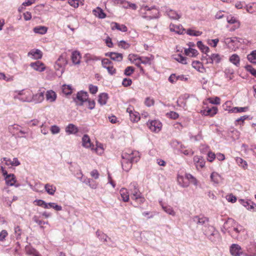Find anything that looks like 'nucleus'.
Returning a JSON list of instances; mask_svg holds the SVG:
<instances>
[{"label": "nucleus", "instance_id": "nucleus-1", "mask_svg": "<svg viewBox=\"0 0 256 256\" xmlns=\"http://www.w3.org/2000/svg\"><path fill=\"white\" fill-rule=\"evenodd\" d=\"M122 166L124 170L128 172L132 166V163L137 162L140 158L139 152L138 151L130 150L124 152L122 154Z\"/></svg>", "mask_w": 256, "mask_h": 256}, {"label": "nucleus", "instance_id": "nucleus-2", "mask_svg": "<svg viewBox=\"0 0 256 256\" xmlns=\"http://www.w3.org/2000/svg\"><path fill=\"white\" fill-rule=\"evenodd\" d=\"M140 12L142 17L148 20L159 18V10L155 6L150 7L143 5L140 8Z\"/></svg>", "mask_w": 256, "mask_h": 256}, {"label": "nucleus", "instance_id": "nucleus-3", "mask_svg": "<svg viewBox=\"0 0 256 256\" xmlns=\"http://www.w3.org/2000/svg\"><path fill=\"white\" fill-rule=\"evenodd\" d=\"M68 64V60L66 54V53L62 54L56 62L54 64V69L56 70V74L60 76L64 71L65 67Z\"/></svg>", "mask_w": 256, "mask_h": 256}, {"label": "nucleus", "instance_id": "nucleus-4", "mask_svg": "<svg viewBox=\"0 0 256 256\" xmlns=\"http://www.w3.org/2000/svg\"><path fill=\"white\" fill-rule=\"evenodd\" d=\"M19 95L26 94V98L23 100L24 101L30 102L33 100L36 103H40L44 100V92H40L34 95H32L31 92L29 90L24 91V90L18 92Z\"/></svg>", "mask_w": 256, "mask_h": 256}, {"label": "nucleus", "instance_id": "nucleus-5", "mask_svg": "<svg viewBox=\"0 0 256 256\" xmlns=\"http://www.w3.org/2000/svg\"><path fill=\"white\" fill-rule=\"evenodd\" d=\"M130 196L133 200H137L138 198H140L142 194L140 192L137 183L132 182L130 185Z\"/></svg>", "mask_w": 256, "mask_h": 256}, {"label": "nucleus", "instance_id": "nucleus-6", "mask_svg": "<svg viewBox=\"0 0 256 256\" xmlns=\"http://www.w3.org/2000/svg\"><path fill=\"white\" fill-rule=\"evenodd\" d=\"M229 102H226L223 105L224 108L226 110L228 111L229 112H246L248 110V107H234L232 108H230V106H228Z\"/></svg>", "mask_w": 256, "mask_h": 256}, {"label": "nucleus", "instance_id": "nucleus-7", "mask_svg": "<svg viewBox=\"0 0 256 256\" xmlns=\"http://www.w3.org/2000/svg\"><path fill=\"white\" fill-rule=\"evenodd\" d=\"M103 68L108 70V72L112 75L116 72V69L114 68L112 62L108 58H104L102 61Z\"/></svg>", "mask_w": 256, "mask_h": 256}, {"label": "nucleus", "instance_id": "nucleus-8", "mask_svg": "<svg viewBox=\"0 0 256 256\" xmlns=\"http://www.w3.org/2000/svg\"><path fill=\"white\" fill-rule=\"evenodd\" d=\"M126 112L129 114L130 118L132 122H137L140 120L139 113L135 111L132 106L128 107L126 108Z\"/></svg>", "mask_w": 256, "mask_h": 256}, {"label": "nucleus", "instance_id": "nucleus-9", "mask_svg": "<svg viewBox=\"0 0 256 256\" xmlns=\"http://www.w3.org/2000/svg\"><path fill=\"white\" fill-rule=\"evenodd\" d=\"M148 125L152 131L156 132H159L162 126V123L157 120H154L149 122L148 123Z\"/></svg>", "mask_w": 256, "mask_h": 256}, {"label": "nucleus", "instance_id": "nucleus-10", "mask_svg": "<svg viewBox=\"0 0 256 256\" xmlns=\"http://www.w3.org/2000/svg\"><path fill=\"white\" fill-rule=\"evenodd\" d=\"M230 252L233 256H240L242 254V248L237 244H232L230 246Z\"/></svg>", "mask_w": 256, "mask_h": 256}, {"label": "nucleus", "instance_id": "nucleus-11", "mask_svg": "<svg viewBox=\"0 0 256 256\" xmlns=\"http://www.w3.org/2000/svg\"><path fill=\"white\" fill-rule=\"evenodd\" d=\"M6 183L7 185L10 186H15L18 187L20 186L19 184H16V178L14 174H7L5 176Z\"/></svg>", "mask_w": 256, "mask_h": 256}, {"label": "nucleus", "instance_id": "nucleus-12", "mask_svg": "<svg viewBox=\"0 0 256 256\" xmlns=\"http://www.w3.org/2000/svg\"><path fill=\"white\" fill-rule=\"evenodd\" d=\"M110 28L113 30H117L122 32H126L128 31V28L124 24H120L116 22H111Z\"/></svg>", "mask_w": 256, "mask_h": 256}, {"label": "nucleus", "instance_id": "nucleus-13", "mask_svg": "<svg viewBox=\"0 0 256 256\" xmlns=\"http://www.w3.org/2000/svg\"><path fill=\"white\" fill-rule=\"evenodd\" d=\"M82 56L78 51H74L72 52L71 60L74 64L79 65L80 63Z\"/></svg>", "mask_w": 256, "mask_h": 256}, {"label": "nucleus", "instance_id": "nucleus-14", "mask_svg": "<svg viewBox=\"0 0 256 256\" xmlns=\"http://www.w3.org/2000/svg\"><path fill=\"white\" fill-rule=\"evenodd\" d=\"M30 66L34 70L39 72H43L45 70L46 67L43 63L40 61H36L34 62H32Z\"/></svg>", "mask_w": 256, "mask_h": 256}, {"label": "nucleus", "instance_id": "nucleus-15", "mask_svg": "<svg viewBox=\"0 0 256 256\" xmlns=\"http://www.w3.org/2000/svg\"><path fill=\"white\" fill-rule=\"evenodd\" d=\"M82 146L86 148L94 149V146L92 144L90 138L87 134H84L82 138Z\"/></svg>", "mask_w": 256, "mask_h": 256}, {"label": "nucleus", "instance_id": "nucleus-16", "mask_svg": "<svg viewBox=\"0 0 256 256\" xmlns=\"http://www.w3.org/2000/svg\"><path fill=\"white\" fill-rule=\"evenodd\" d=\"M222 59V56L218 54H213L207 59V63L212 64L216 62L218 64L220 62Z\"/></svg>", "mask_w": 256, "mask_h": 256}, {"label": "nucleus", "instance_id": "nucleus-17", "mask_svg": "<svg viewBox=\"0 0 256 256\" xmlns=\"http://www.w3.org/2000/svg\"><path fill=\"white\" fill-rule=\"evenodd\" d=\"M218 108L216 106H212V108L204 109L201 111V113L206 116H212L218 112Z\"/></svg>", "mask_w": 256, "mask_h": 256}, {"label": "nucleus", "instance_id": "nucleus-18", "mask_svg": "<svg viewBox=\"0 0 256 256\" xmlns=\"http://www.w3.org/2000/svg\"><path fill=\"white\" fill-rule=\"evenodd\" d=\"M194 161L198 170L204 167L205 164V161L200 156H194Z\"/></svg>", "mask_w": 256, "mask_h": 256}, {"label": "nucleus", "instance_id": "nucleus-19", "mask_svg": "<svg viewBox=\"0 0 256 256\" xmlns=\"http://www.w3.org/2000/svg\"><path fill=\"white\" fill-rule=\"evenodd\" d=\"M28 56L34 60L40 59L42 57V52L39 50H31L28 54Z\"/></svg>", "mask_w": 256, "mask_h": 256}, {"label": "nucleus", "instance_id": "nucleus-20", "mask_svg": "<svg viewBox=\"0 0 256 256\" xmlns=\"http://www.w3.org/2000/svg\"><path fill=\"white\" fill-rule=\"evenodd\" d=\"M192 220L198 226H203L208 222V218L204 216H196Z\"/></svg>", "mask_w": 256, "mask_h": 256}, {"label": "nucleus", "instance_id": "nucleus-21", "mask_svg": "<svg viewBox=\"0 0 256 256\" xmlns=\"http://www.w3.org/2000/svg\"><path fill=\"white\" fill-rule=\"evenodd\" d=\"M46 100L50 102H53L56 101V94L52 90H48L46 94Z\"/></svg>", "mask_w": 256, "mask_h": 256}, {"label": "nucleus", "instance_id": "nucleus-22", "mask_svg": "<svg viewBox=\"0 0 256 256\" xmlns=\"http://www.w3.org/2000/svg\"><path fill=\"white\" fill-rule=\"evenodd\" d=\"M66 132L68 134H76L78 131V127L75 126L74 124H68L66 128L65 129Z\"/></svg>", "mask_w": 256, "mask_h": 256}, {"label": "nucleus", "instance_id": "nucleus-23", "mask_svg": "<svg viewBox=\"0 0 256 256\" xmlns=\"http://www.w3.org/2000/svg\"><path fill=\"white\" fill-rule=\"evenodd\" d=\"M76 99L81 102V104L84 102L88 100V94L87 92L81 91L78 92L76 95Z\"/></svg>", "mask_w": 256, "mask_h": 256}, {"label": "nucleus", "instance_id": "nucleus-24", "mask_svg": "<svg viewBox=\"0 0 256 256\" xmlns=\"http://www.w3.org/2000/svg\"><path fill=\"white\" fill-rule=\"evenodd\" d=\"M170 30L171 32H174L178 34H182L184 30L182 26L175 25L174 24H170Z\"/></svg>", "mask_w": 256, "mask_h": 256}, {"label": "nucleus", "instance_id": "nucleus-25", "mask_svg": "<svg viewBox=\"0 0 256 256\" xmlns=\"http://www.w3.org/2000/svg\"><path fill=\"white\" fill-rule=\"evenodd\" d=\"M106 56H108L110 58L114 60L117 62H120L122 60L123 56L122 54L116 52H110L106 54Z\"/></svg>", "mask_w": 256, "mask_h": 256}, {"label": "nucleus", "instance_id": "nucleus-26", "mask_svg": "<svg viewBox=\"0 0 256 256\" xmlns=\"http://www.w3.org/2000/svg\"><path fill=\"white\" fill-rule=\"evenodd\" d=\"M210 178L211 181L216 184H219L222 180L221 176L215 172H214L211 174Z\"/></svg>", "mask_w": 256, "mask_h": 256}, {"label": "nucleus", "instance_id": "nucleus-27", "mask_svg": "<svg viewBox=\"0 0 256 256\" xmlns=\"http://www.w3.org/2000/svg\"><path fill=\"white\" fill-rule=\"evenodd\" d=\"M81 181L88 184L92 189H96L98 186V184L97 182L88 178H85L84 180Z\"/></svg>", "mask_w": 256, "mask_h": 256}, {"label": "nucleus", "instance_id": "nucleus-28", "mask_svg": "<svg viewBox=\"0 0 256 256\" xmlns=\"http://www.w3.org/2000/svg\"><path fill=\"white\" fill-rule=\"evenodd\" d=\"M93 14L100 18H104L106 16V14L100 7H97L92 10Z\"/></svg>", "mask_w": 256, "mask_h": 256}, {"label": "nucleus", "instance_id": "nucleus-29", "mask_svg": "<svg viewBox=\"0 0 256 256\" xmlns=\"http://www.w3.org/2000/svg\"><path fill=\"white\" fill-rule=\"evenodd\" d=\"M122 200L124 202H128L130 200V194L127 189L122 188L120 191Z\"/></svg>", "mask_w": 256, "mask_h": 256}, {"label": "nucleus", "instance_id": "nucleus-30", "mask_svg": "<svg viewBox=\"0 0 256 256\" xmlns=\"http://www.w3.org/2000/svg\"><path fill=\"white\" fill-rule=\"evenodd\" d=\"M44 188L46 191L50 195H54L56 191V187L50 184H46L44 186Z\"/></svg>", "mask_w": 256, "mask_h": 256}, {"label": "nucleus", "instance_id": "nucleus-31", "mask_svg": "<svg viewBox=\"0 0 256 256\" xmlns=\"http://www.w3.org/2000/svg\"><path fill=\"white\" fill-rule=\"evenodd\" d=\"M177 181L178 184L182 188H187L189 186V183L185 181L184 177L182 176L178 175Z\"/></svg>", "mask_w": 256, "mask_h": 256}, {"label": "nucleus", "instance_id": "nucleus-32", "mask_svg": "<svg viewBox=\"0 0 256 256\" xmlns=\"http://www.w3.org/2000/svg\"><path fill=\"white\" fill-rule=\"evenodd\" d=\"M166 12L168 16L171 19L178 20L180 18V16L174 10H166Z\"/></svg>", "mask_w": 256, "mask_h": 256}, {"label": "nucleus", "instance_id": "nucleus-33", "mask_svg": "<svg viewBox=\"0 0 256 256\" xmlns=\"http://www.w3.org/2000/svg\"><path fill=\"white\" fill-rule=\"evenodd\" d=\"M33 30L36 34H44L47 32L48 28L44 26H40L34 28Z\"/></svg>", "mask_w": 256, "mask_h": 256}, {"label": "nucleus", "instance_id": "nucleus-34", "mask_svg": "<svg viewBox=\"0 0 256 256\" xmlns=\"http://www.w3.org/2000/svg\"><path fill=\"white\" fill-rule=\"evenodd\" d=\"M108 98V96L106 93H102L99 95L98 102V103L102 106L106 104Z\"/></svg>", "mask_w": 256, "mask_h": 256}, {"label": "nucleus", "instance_id": "nucleus-35", "mask_svg": "<svg viewBox=\"0 0 256 256\" xmlns=\"http://www.w3.org/2000/svg\"><path fill=\"white\" fill-rule=\"evenodd\" d=\"M192 66L200 72H203L204 68L202 62L199 61H194L192 62Z\"/></svg>", "mask_w": 256, "mask_h": 256}, {"label": "nucleus", "instance_id": "nucleus-36", "mask_svg": "<svg viewBox=\"0 0 256 256\" xmlns=\"http://www.w3.org/2000/svg\"><path fill=\"white\" fill-rule=\"evenodd\" d=\"M230 61L235 66H238L240 65V58L236 54H234L230 58Z\"/></svg>", "mask_w": 256, "mask_h": 256}, {"label": "nucleus", "instance_id": "nucleus-37", "mask_svg": "<svg viewBox=\"0 0 256 256\" xmlns=\"http://www.w3.org/2000/svg\"><path fill=\"white\" fill-rule=\"evenodd\" d=\"M185 178L188 180L190 181V182L192 184L195 186H197L198 184V181L192 175L190 174H186Z\"/></svg>", "mask_w": 256, "mask_h": 256}, {"label": "nucleus", "instance_id": "nucleus-38", "mask_svg": "<svg viewBox=\"0 0 256 256\" xmlns=\"http://www.w3.org/2000/svg\"><path fill=\"white\" fill-rule=\"evenodd\" d=\"M174 58L176 60L177 62L182 64H186V58L182 56L181 54H175L173 56Z\"/></svg>", "mask_w": 256, "mask_h": 256}, {"label": "nucleus", "instance_id": "nucleus-39", "mask_svg": "<svg viewBox=\"0 0 256 256\" xmlns=\"http://www.w3.org/2000/svg\"><path fill=\"white\" fill-rule=\"evenodd\" d=\"M162 208L163 210L168 214L171 215L173 216H176V213L172 206H162Z\"/></svg>", "mask_w": 256, "mask_h": 256}, {"label": "nucleus", "instance_id": "nucleus-40", "mask_svg": "<svg viewBox=\"0 0 256 256\" xmlns=\"http://www.w3.org/2000/svg\"><path fill=\"white\" fill-rule=\"evenodd\" d=\"M184 53L187 56L193 57L198 55V52L195 49L189 48L188 49H185Z\"/></svg>", "mask_w": 256, "mask_h": 256}, {"label": "nucleus", "instance_id": "nucleus-41", "mask_svg": "<svg viewBox=\"0 0 256 256\" xmlns=\"http://www.w3.org/2000/svg\"><path fill=\"white\" fill-rule=\"evenodd\" d=\"M128 58L130 60L132 61V62L138 68H140V64H142L140 62V60H138V57L136 58V56L134 55L130 54L128 56Z\"/></svg>", "mask_w": 256, "mask_h": 256}, {"label": "nucleus", "instance_id": "nucleus-42", "mask_svg": "<svg viewBox=\"0 0 256 256\" xmlns=\"http://www.w3.org/2000/svg\"><path fill=\"white\" fill-rule=\"evenodd\" d=\"M256 3L253 2L246 5L245 8L246 11L250 14H254L255 12Z\"/></svg>", "mask_w": 256, "mask_h": 256}, {"label": "nucleus", "instance_id": "nucleus-43", "mask_svg": "<svg viewBox=\"0 0 256 256\" xmlns=\"http://www.w3.org/2000/svg\"><path fill=\"white\" fill-rule=\"evenodd\" d=\"M241 204L246 207L248 210H253L254 208V206L251 201H244V200H240Z\"/></svg>", "mask_w": 256, "mask_h": 256}, {"label": "nucleus", "instance_id": "nucleus-44", "mask_svg": "<svg viewBox=\"0 0 256 256\" xmlns=\"http://www.w3.org/2000/svg\"><path fill=\"white\" fill-rule=\"evenodd\" d=\"M227 22L228 23L230 24H236L234 26V29L238 28L240 27V22H238L234 17H228Z\"/></svg>", "mask_w": 256, "mask_h": 256}, {"label": "nucleus", "instance_id": "nucleus-45", "mask_svg": "<svg viewBox=\"0 0 256 256\" xmlns=\"http://www.w3.org/2000/svg\"><path fill=\"white\" fill-rule=\"evenodd\" d=\"M152 60V59L151 58L146 56L138 57V60H140V62L144 64L150 65Z\"/></svg>", "mask_w": 256, "mask_h": 256}, {"label": "nucleus", "instance_id": "nucleus-46", "mask_svg": "<svg viewBox=\"0 0 256 256\" xmlns=\"http://www.w3.org/2000/svg\"><path fill=\"white\" fill-rule=\"evenodd\" d=\"M248 59L250 62L256 64V50L252 51L248 56Z\"/></svg>", "mask_w": 256, "mask_h": 256}, {"label": "nucleus", "instance_id": "nucleus-47", "mask_svg": "<svg viewBox=\"0 0 256 256\" xmlns=\"http://www.w3.org/2000/svg\"><path fill=\"white\" fill-rule=\"evenodd\" d=\"M197 46L203 52L206 53L209 51V48L204 46L201 41L198 42Z\"/></svg>", "mask_w": 256, "mask_h": 256}, {"label": "nucleus", "instance_id": "nucleus-48", "mask_svg": "<svg viewBox=\"0 0 256 256\" xmlns=\"http://www.w3.org/2000/svg\"><path fill=\"white\" fill-rule=\"evenodd\" d=\"M34 203H36V204L44 208H49V206H48V205L47 204V203H46L44 200H34Z\"/></svg>", "mask_w": 256, "mask_h": 256}, {"label": "nucleus", "instance_id": "nucleus-49", "mask_svg": "<svg viewBox=\"0 0 256 256\" xmlns=\"http://www.w3.org/2000/svg\"><path fill=\"white\" fill-rule=\"evenodd\" d=\"M186 34L190 36H200L202 34V32L192 29H188L186 30Z\"/></svg>", "mask_w": 256, "mask_h": 256}, {"label": "nucleus", "instance_id": "nucleus-50", "mask_svg": "<svg viewBox=\"0 0 256 256\" xmlns=\"http://www.w3.org/2000/svg\"><path fill=\"white\" fill-rule=\"evenodd\" d=\"M209 230L211 232L210 234L208 236V238L212 241H214L215 240L212 238L213 236H217L218 234V232L215 230L213 226H210L209 228Z\"/></svg>", "mask_w": 256, "mask_h": 256}, {"label": "nucleus", "instance_id": "nucleus-51", "mask_svg": "<svg viewBox=\"0 0 256 256\" xmlns=\"http://www.w3.org/2000/svg\"><path fill=\"white\" fill-rule=\"evenodd\" d=\"M48 206L50 208H53L57 211H60L62 210V207L58 205L54 202L47 203Z\"/></svg>", "mask_w": 256, "mask_h": 256}, {"label": "nucleus", "instance_id": "nucleus-52", "mask_svg": "<svg viewBox=\"0 0 256 256\" xmlns=\"http://www.w3.org/2000/svg\"><path fill=\"white\" fill-rule=\"evenodd\" d=\"M62 92L66 94H70L72 92V88L68 85H64L62 86Z\"/></svg>", "mask_w": 256, "mask_h": 256}, {"label": "nucleus", "instance_id": "nucleus-53", "mask_svg": "<svg viewBox=\"0 0 256 256\" xmlns=\"http://www.w3.org/2000/svg\"><path fill=\"white\" fill-rule=\"evenodd\" d=\"M32 220L34 222H35L37 223L38 225L40 226V228H43V226H42L41 225L42 224H48V222H44V221H42L41 220H40L38 218V217L36 216H34L33 218H32Z\"/></svg>", "mask_w": 256, "mask_h": 256}, {"label": "nucleus", "instance_id": "nucleus-54", "mask_svg": "<svg viewBox=\"0 0 256 256\" xmlns=\"http://www.w3.org/2000/svg\"><path fill=\"white\" fill-rule=\"evenodd\" d=\"M118 46L126 50L128 48L130 45L129 44L127 43L124 40H121L118 42Z\"/></svg>", "mask_w": 256, "mask_h": 256}, {"label": "nucleus", "instance_id": "nucleus-55", "mask_svg": "<svg viewBox=\"0 0 256 256\" xmlns=\"http://www.w3.org/2000/svg\"><path fill=\"white\" fill-rule=\"evenodd\" d=\"M50 131L53 134H58L60 132V128L58 126L54 125L51 126Z\"/></svg>", "mask_w": 256, "mask_h": 256}, {"label": "nucleus", "instance_id": "nucleus-56", "mask_svg": "<svg viewBox=\"0 0 256 256\" xmlns=\"http://www.w3.org/2000/svg\"><path fill=\"white\" fill-rule=\"evenodd\" d=\"M96 234L100 239L104 240V242L106 241L107 236L106 234L100 231H97L96 232Z\"/></svg>", "mask_w": 256, "mask_h": 256}, {"label": "nucleus", "instance_id": "nucleus-57", "mask_svg": "<svg viewBox=\"0 0 256 256\" xmlns=\"http://www.w3.org/2000/svg\"><path fill=\"white\" fill-rule=\"evenodd\" d=\"M9 130L12 133H15L16 131H19L20 130V126L17 124H14L13 126H10L8 128Z\"/></svg>", "mask_w": 256, "mask_h": 256}, {"label": "nucleus", "instance_id": "nucleus-58", "mask_svg": "<svg viewBox=\"0 0 256 256\" xmlns=\"http://www.w3.org/2000/svg\"><path fill=\"white\" fill-rule=\"evenodd\" d=\"M124 6L126 8H130L134 10L137 8V6L135 4L130 3L128 2H126V5Z\"/></svg>", "mask_w": 256, "mask_h": 256}, {"label": "nucleus", "instance_id": "nucleus-59", "mask_svg": "<svg viewBox=\"0 0 256 256\" xmlns=\"http://www.w3.org/2000/svg\"><path fill=\"white\" fill-rule=\"evenodd\" d=\"M134 72V68L132 66H128L124 70V74L126 76H130Z\"/></svg>", "mask_w": 256, "mask_h": 256}, {"label": "nucleus", "instance_id": "nucleus-60", "mask_svg": "<svg viewBox=\"0 0 256 256\" xmlns=\"http://www.w3.org/2000/svg\"><path fill=\"white\" fill-rule=\"evenodd\" d=\"M90 175L96 180L99 178L100 174L96 170H93L90 172Z\"/></svg>", "mask_w": 256, "mask_h": 256}, {"label": "nucleus", "instance_id": "nucleus-61", "mask_svg": "<svg viewBox=\"0 0 256 256\" xmlns=\"http://www.w3.org/2000/svg\"><path fill=\"white\" fill-rule=\"evenodd\" d=\"M236 224V222L232 218H229L228 220L224 223V228H228L229 225H234Z\"/></svg>", "mask_w": 256, "mask_h": 256}, {"label": "nucleus", "instance_id": "nucleus-62", "mask_svg": "<svg viewBox=\"0 0 256 256\" xmlns=\"http://www.w3.org/2000/svg\"><path fill=\"white\" fill-rule=\"evenodd\" d=\"M166 115L169 118L174 120L177 118L178 117V114L174 112H170L167 113Z\"/></svg>", "mask_w": 256, "mask_h": 256}, {"label": "nucleus", "instance_id": "nucleus-63", "mask_svg": "<svg viewBox=\"0 0 256 256\" xmlns=\"http://www.w3.org/2000/svg\"><path fill=\"white\" fill-rule=\"evenodd\" d=\"M39 120L37 119H34L30 121L26 122V124H28L30 126H33L38 125L39 124Z\"/></svg>", "mask_w": 256, "mask_h": 256}, {"label": "nucleus", "instance_id": "nucleus-64", "mask_svg": "<svg viewBox=\"0 0 256 256\" xmlns=\"http://www.w3.org/2000/svg\"><path fill=\"white\" fill-rule=\"evenodd\" d=\"M144 102L146 106H150L154 104V100L150 98H147Z\"/></svg>", "mask_w": 256, "mask_h": 256}]
</instances>
